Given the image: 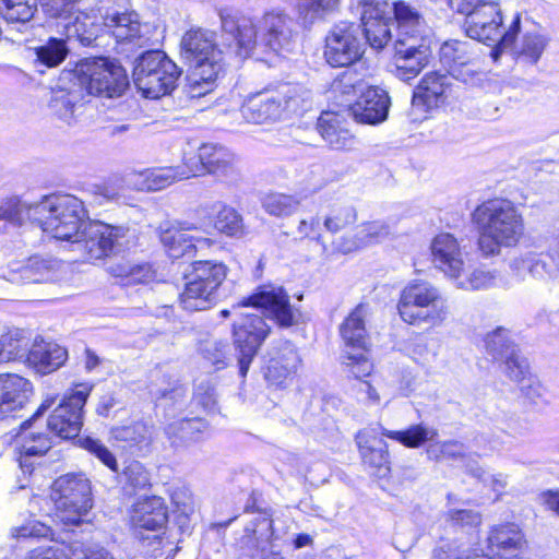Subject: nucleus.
Returning <instances> with one entry per match:
<instances>
[{"label": "nucleus", "mask_w": 559, "mask_h": 559, "mask_svg": "<svg viewBox=\"0 0 559 559\" xmlns=\"http://www.w3.org/2000/svg\"><path fill=\"white\" fill-rule=\"evenodd\" d=\"M197 229L199 228L193 223L187 221L176 222L170 226H160L159 239L171 258H179L191 253L198 247L211 245L210 238L187 234V231Z\"/></svg>", "instance_id": "5701e85b"}, {"label": "nucleus", "mask_w": 559, "mask_h": 559, "mask_svg": "<svg viewBox=\"0 0 559 559\" xmlns=\"http://www.w3.org/2000/svg\"><path fill=\"white\" fill-rule=\"evenodd\" d=\"M548 44L547 38L537 33H526L519 44L515 45L518 58L526 63L535 64Z\"/></svg>", "instance_id": "c03bdc74"}, {"label": "nucleus", "mask_w": 559, "mask_h": 559, "mask_svg": "<svg viewBox=\"0 0 559 559\" xmlns=\"http://www.w3.org/2000/svg\"><path fill=\"white\" fill-rule=\"evenodd\" d=\"M29 338L22 330H10L0 337V362L26 359Z\"/></svg>", "instance_id": "58836bf2"}, {"label": "nucleus", "mask_w": 559, "mask_h": 559, "mask_svg": "<svg viewBox=\"0 0 559 559\" xmlns=\"http://www.w3.org/2000/svg\"><path fill=\"white\" fill-rule=\"evenodd\" d=\"M222 37L226 52L216 47L215 34L206 29H190L181 38V58L191 67L188 75V93L192 98L202 97L212 92L225 66L241 63L230 59V47L223 31Z\"/></svg>", "instance_id": "7ed1b4c3"}, {"label": "nucleus", "mask_w": 559, "mask_h": 559, "mask_svg": "<svg viewBox=\"0 0 559 559\" xmlns=\"http://www.w3.org/2000/svg\"><path fill=\"white\" fill-rule=\"evenodd\" d=\"M347 118L343 112L323 111L318 118L317 129L322 139L335 150L353 144V135L347 128Z\"/></svg>", "instance_id": "cd10ccee"}, {"label": "nucleus", "mask_w": 559, "mask_h": 559, "mask_svg": "<svg viewBox=\"0 0 559 559\" xmlns=\"http://www.w3.org/2000/svg\"><path fill=\"white\" fill-rule=\"evenodd\" d=\"M167 521V507L160 497H145L134 504L131 522L135 535L144 531L157 532Z\"/></svg>", "instance_id": "a878e982"}, {"label": "nucleus", "mask_w": 559, "mask_h": 559, "mask_svg": "<svg viewBox=\"0 0 559 559\" xmlns=\"http://www.w3.org/2000/svg\"><path fill=\"white\" fill-rule=\"evenodd\" d=\"M390 22H365L361 24L365 38L371 48L381 50L392 39Z\"/></svg>", "instance_id": "5fc2aeb1"}, {"label": "nucleus", "mask_w": 559, "mask_h": 559, "mask_svg": "<svg viewBox=\"0 0 559 559\" xmlns=\"http://www.w3.org/2000/svg\"><path fill=\"white\" fill-rule=\"evenodd\" d=\"M175 169L177 170V177H179L180 180L202 175L205 169L203 160H201L200 157V150L198 151V154L193 152L185 153L182 164L176 166Z\"/></svg>", "instance_id": "e2e57ef3"}, {"label": "nucleus", "mask_w": 559, "mask_h": 559, "mask_svg": "<svg viewBox=\"0 0 559 559\" xmlns=\"http://www.w3.org/2000/svg\"><path fill=\"white\" fill-rule=\"evenodd\" d=\"M68 358L64 347L44 340H35L26 356V364L36 372L48 374L60 368Z\"/></svg>", "instance_id": "bb28decb"}, {"label": "nucleus", "mask_w": 559, "mask_h": 559, "mask_svg": "<svg viewBox=\"0 0 559 559\" xmlns=\"http://www.w3.org/2000/svg\"><path fill=\"white\" fill-rule=\"evenodd\" d=\"M501 361L504 365L503 372L516 383L531 376L526 358L522 357L516 348L509 355H506V358Z\"/></svg>", "instance_id": "bf43d9fd"}, {"label": "nucleus", "mask_w": 559, "mask_h": 559, "mask_svg": "<svg viewBox=\"0 0 559 559\" xmlns=\"http://www.w3.org/2000/svg\"><path fill=\"white\" fill-rule=\"evenodd\" d=\"M471 216L478 233V250L484 257L499 255L502 248L515 247L524 235L523 216L507 199L487 200Z\"/></svg>", "instance_id": "20e7f679"}, {"label": "nucleus", "mask_w": 559, "mask_h": 559, "mask_svg": "<svg viewBox=\"0 0 559 559\" xmlns=\"http://www.w3.org/2000/svg\"><path fill=\"white\" fill-rule=\"evenodd\" d=\"M338 5V0H298L296 12L304 26H310L333 12Z\"/></svg>", "instance_id": "a19ab883"}, {"label": "nucleus", "mask_w": 559, "mask_h": 559, "mask_svg": "<svg viewBox=\"0 0 559 559\" xmlns=\"http://www.w3.org/2000/svg\"><path fill=\"white\" fill-rule=\"evenodd\" d=\"M464 453V447L457 441L435 442L427 447L426 454L431 461L457 459Z\"/></svg>", "instance_id": "052dcab7"}, {"label": "nucleus", "mask_w": 559, "mask_h": 559, "mask_svg": "<svg viewBox=\"0 0 559 559\" xmlns=\"http://www.w3.org/2000/svg\"><path fill=\"white\" fill-rule=\"evenodd\" d=\"M66 27L69 37H76L85 46L92 45L100 34H105L99 4L90 11H78L73 21L66 24Z\"/></svg>", "instance_id": "7c9ffc66"}, {"label": "nucleus", "mask_w": 559, "mask_h": 559, "mask_svg": "<svg viewBox=\"0 0 559 559\" xmlns=\"http://www.w3.org/2000/svg\"><path fill=\"white\" fill-rule=\"evenodd\" d=\"M430 252L432 265L445 277L457 281L463 275L467 253L452 234L441 233L435 236Z\"/></svg>", "instance_id": "412c9836"}, {"label": "nucleus", "mask_w": 559, "mask_h": 559, "mask_svg": "<svg viewBox=\"0 0 559 559\" xmlns=\"http://www.w3.org/2000/svg\"><path fill=\"white\" fill-rule=\"evenodd\" d=\"M116 0H99V13L105 34L112 36L118 44H132L138 47L148 41L147 25L140 22L134 11H121Z\"/></svg>", "instance_id": "dca6fc26"}, {"label": "nucleus", "mask_w": 559, "mask_h": 559, "mask_svg": "<svg viewBox=\"0 0 559 559\" xmlns=\"http://www.w3.org/2000/svg\"><path fill=\"white\" fill-rule=\"evenodd\" d=\"M83 448L99 459L111 471H117L118 465L115 455L97 439L85 438Z\"/></svg>", "instance_id": "774afa93"}, {"label": "nucleus", "mask_w": 559, "mask_h": 559, "mask_svg": "<svg viewBox=\"0 0 559 559\" xmlns=\"http://www.w3.org/2000/svg\"><path fill=\"white\" fill-rule=\"evenodd\" d=\"M513 274L520 278H524L525 273H530L533 277H543L550 274L546 270V263L535 253L527 252L513 258L509 264Z\"/></svg>", "instance_id": "09e8293b"}, {"label": "nucleus", "mask_w": 559, "mask_h": 559, "mask_svg": "<svg viewBox=\"0 0 559 559\" xmlns=\"http://www.w3.org/2000/svg\"><path fill=\"white\" fill-rule=\"evenodd\" d=\"M380 433L411 449L420 448L438 436L437 429L424 424L412 425L404 430H389L380 426Z\"/></svg>", "instance_id": "f704fd0d"}, {"label": "nucleus", "mask_w": 559, "mask_h": 559, "mask_svg": "<svg viewBox=\"0 0 559 559\" xmlns=\"http://www.w3.org/2000/svg\"><path fill=\"white\" fill-rule=\"evenodd\" d=\"M56 265L55 260L34 255L26 261L10 262L0 276L13 284L39 283L49 278Z\"/></svg>", "instance_id": "393cba45"}, {"label": "nucleus", "mask_w": 559, "mask_h": 559, "mask_svg": "<svg viewBox=\"0 0 559 559\" xmlns=\"http://www.w3.org/2000/svg\"><path fill=\"white\" fill-rule=\"evenodd\" d=\"M364 464L378 471L389 469L390 455L388 444L377 438L373 429H362L355 436Z\"/></svg>", "instance_id": "c85d7f7f"}, {"label": "nucleus", "mask_w": 559, "mask_h": 559, "mask_svg": "<svg viewBox=\"0 0 559 559\" xmlns=\"http://www.w3.org/2000/svg\"><path fill=\"white\" fill-rule=\"evenodd\" d=\"M56 402L55 396L46 397L36 413L20 426L14 436V445L20 453V466L24 472H31L33 456L40 457L45 455L52 447L49 433L38 429L37 418L50 408Z\"/></svg>", "instance_id": "a211bd4d"}, {"label": "nucleus", "mask_w": 559, "mask_h": 559, "mask_svg": "<svg viewBox=\"0 0 559 559\" xmlns=\"http://www.w3.org/2000/svg\"><path fill=\"white\" fill-rule=\"evenodd\" d=\"M485 343L488 354L496 360L504 359L506 355H509L516 348V346L510 341L508 331L502 328H498L493 332L489 333Z\"/></svg>", "instance_id": "6e6d98bb"}, {"label": "nucleus", "mask_w": 559, "mask_h": 559, "mask_svg": "<svg viewBox=\"0 0 559 559\" xmlns=\"http://www.w3.org/2000/svg\"><path fill=\"white\" fill-rule=\"evenodd\" d=\"M36 12V5L29 0H0V14L9 23L29 22Z\"/></svg>", "instance_id": "de8ad7c7"}, {"label": "nucleus", "mask_w": 559, "mask_h": 559, "mask_svg": "<svg viewBox=\"0 0 559 559\" xmlns=\"http://www.w3.org/2000/svg\"><path fill=\"white\" fill-rule=\"evenodd\" d=\"M181 74L177 64L160 50L142 53L133 68V82L146 98L169 94Z\"/></svg>", "instance_id": "1a4fd4ad"}, {"label": "nucleus", "mask_w": 559, "mask_h": 559, "mask_svg": "<svg viewBox=\"0 0 559 559\" xmlns=\"http://www.w3.org/2000/svg\"><path fill=\"white\" fill-rule=\"evenodd\" d=\"M227 276V266L216 261H194L185 276L179 305L187 311H204L218 300V289Z\"/></svg>", "instance_id": "6e6552de"}, {"label": "nucleus", "mask_w": 559, "mask_h": 559, "mask_svg": "<svg viewBox=\"0 0 559 559\" xmlns=\"http://www.w3.org/2000/svg\"><path fill=\"white\" fill-rule=\"evenodd\" d=\"M368 314L366 305H358L340 328L345 349L367 350V330L365 319Z\"/></svg>", "instance_id": "72a5a7b5"}, {"label": "nucleus", "mask_w": 559, "mask_h": 559, "mask_svg": "<svg viewBox=\"0 0 559 559\" xmlns=\"http://www.w3.org/2000/svg\"><path fill=\"white\" fill-rule=\"evenodd\" d=\"M273 520L267 512L257 513L247 523L239 544L250 559H284L273 544Z\"/></svg>", "instance_id": "6ab92c4d"}, {"label": "nucleus", "mask_w": 559, "mask_h": 559, "mask_svg": "<svg viewBox=\"0 0 559 559\" xmlns=\"http://www.w3.org/2000/svg\"><path fill=\"white\" fill-rule=\"evenodd\" d=\"M78 96L71 92L59 91L50 99L49 108L53 116L70 124L74 118Z\"/></svg>", "instance_id": "603ef678"}, {"label": "nucleus", "mask_w": 559, "mask_h": 559, "mask_svg": "<svg viewBox=\"0 0 559 559\" xmlns=\"http://www.w3.org/2000/svg\"><path fill=\"white\" fill-rule=\"evenodd\" d=\"M286 365L280 359H270L266 366L265 379L274 386H282L297 371L300 364L298 354H294L290 349L287 352Z\"/></svg>", "instance_id": "37998d69"}, {"label": "nucleus", "mask_w": 559, "mask_h": 559, "mask_svg": "<svg viewBox=\"0 0 559 559\" xmlns=\"http://www.w3.org/2000/svg\"><path fill=\"white\" fill-rule=\"evenodd\" d=\"M454 282L457 288L464 290L487 289L496 284V275L490 271L476 269L464 278L461 276Z\"/></svg>", "instance_id": "13d9d810"}, {"label": "nucleus", "mask_w": 559, "mask_h": 559, "mask_svg": "<svg viewBox=\"0 0 559 559\" xmlns=\"http://www.w3.org/2000/svg\"><path fill=\"white\" fill-rule=\"evenodd\" d=\"M51 498L57 516L66 525H78L93 507L90 480L82 474H67L55 480Z\"/></svg>", "instance_id": "9b49d317"}, {"label": "nucleus", "mask_w": 559, "mask_h": 559, "mask_svg": "<svg viewBox=\"0 0 559 559\" xmlns=\"http://www.w3.org/2000/svg\"><path fill=\"white\" fill-rule=\"evenodd\" d=\"M396 35L393 41L392 74L401 81L415 79L430 62L431 38L421 14L408 3L395 4Z\"/></svg>", "instance_id": "f03ea898"}, {"label": "nucleus", "mask_w": 559, "mask_h": 559, "mask_svg": "<svg viewBox=\"0 0 559 559\" xmlns=\"http://www.w3.org/2000/svg\"><path fill=\"white\" fill-rule=\"evenodd\" d=\"M221 27L236 62L249 58L255 49L280 56L293 52L298 33L294 20L282 10L264 13L257 22L231 9L219 10Z\"/></svg>", "instance_id": "f257e3e1"}, {"label": "nucleus", "mask_w": 559, "mask_h": 559, "mask_svg": "<svg viewBox=\"0 0 559 559\" xmlns=\"http://www.w3.org/2000/svg\"><path fill=\"white\" fill-rule=\"evenodd\" d=\"M193 402L207 413L215 412L217 401L214 386L209 381L200 382L195 388Z\"/></svg>", "instance_id": "69168bd1"}, {"label": "nucleus", "mask_w": 559, "mask_h": 559, "mask_svg": "<svg viewBox=\"0 0 559 559\" xmlns=\"http://www.w3.org/2000/svg\"><path fill=\"white\" fill-rule=\"evenodd\" d=\"M209 425L201 418H182L169 423L164 431L175 448L189 447L203 440Z\"/></svg>", "instance_id": "2f4dec72"}, {"label": "nucleus", "mask_w": 559, "mask_h": 559, "mask_svg": "<svg viewBox=\"0 0 559 559\" xmlns=\"http://www.w3.org/2000/svg\"><path fill=\"white\" fill-rule=\"evenodd\" d=\"M391 5L388 0H362L361 1V24L365 22L392 21V13L395 14V4Z\"/></svg>", "instance_id": "864d4df0"}, {"label": "nucleus", "mask_w": 559, "mask_h": 559, "mask_svg": "<svg viewBox=\"0 0 559 559\" xmlns=\"http://www.w3.org/2000/svg\"><path fill=\"white\" fill-rule=\"evenodd\" d=\"M215 228L227 236H240L243 233L241 215L233 207L224 206L216 215Z\"/></svg>", "instance_id": "4d7b16f0"}, {"label": "nucleus", "mask_w": 559, "mask_h": 559, "mask_svg": "<svg viewBox=\"0 0 559 559\" xmlns=\"http://www.w3.org/2000/svg\"><path fill=\"white\" fill-rule=\"evenodd\" d=\"M471 60L468 44L465 41L450 40L440 47V61L454 78L461 76V68L468 66Z\"/></svg>", "instance_id": "e433bc0d"}, {"label": "nucleus", "mask_w": 559, "mask_h": 559, "mask_svg": "<svg viewBox=\"0 0 559 559\" xmlns=\"http://www.w3.org/2000/svg\"><path fill=\"white\" fill-rule=\"evenodd\" d=\"M262 206L270 215L285 217L298 211L300 200L290 194L269 193L263 198Z\"/></svg>", "instance_id": "49530a36"}, {"label": "nucleus", "mask_w": 559, "mask_h": 559, "mask_svg": "<svg viewBox=\"0 0 559 559\" xmlns=\"http://www.w3.org/2000/svg\"><path fill=\"white\" fill-rule=\"evenodd\" d=\"M35 213L44 233L71 246L88 218L84 202L72 194L45 195L37 201Z\"/></svg>", "instance_id": "423d86ee"}, {"label": "nucleus", "mask_w": 559, "mask_h": 559, "mask_svg": "<svg viewBox=\"0 0 559 559\" xmlns=\"http://www.w3.org/2000/svg\"><path fill=\"white\" fill-rule=\"evenodd\" d=\"M202 357L209 361L216 370L224 369L229 361V345L226 341L211 338L200 344Z\"/></svg>", "instance_id": "3c124183"}, {"label": "nucleus", "mask_w": 559, "mask_h": 559, "mask_svg": "<svg viewBox=\"0 0 559 559\" xmlns=\"http://www.w3.org/2000/svg\"><path fill=\"white\" fill-rule=\"evenodd\" d=\"M68 51L66 40L49 38L44 45L34 49L36 57L35 62L46 68H53L66 59Z\"/></svg>", "instance_id": "a18cd8bd"}, {"label": "nucleus", "mask_w": 559, "mask_h": 559, "mask_svg": "<svg viewBox=\"0 0 559 559\" xmlns=\"http://www.w3.org/2000/svg\"><path fill=\"white\" fill-rule=\"evenodd\" d=\"M200 157L205 171L217 177L230 179L237 175L235 156L226 147L213 143L200 146Z\"/></svg>", "instance_id": "473e14b6"}, {"label": "nucleus", "mask_w": 559, "mask_h": 559, "mask_svg": "<svg viewBox=\"0 0 559 559\" xmlns=\"http://www.w3.org/2000/svg\"><path fill=\"white\" fill-rule=\"evenodd\" d=\"M36 202H27L17 197L9 198L0 203V221H7L13 225H23L26 222L36 225Z\"/></svg>", "instance_id": "c9c22d12"}, {"label": "nucleus", "mask_w": 559, "mask_h": 559, "mask_svg": "<svg viewBox=\"0 0 559 559\" xmlns=\"http://www.w3.org/2000/svg\"><path fill=\"white\" fill-rule=\"evenodd\" d=\"M94 384L78 383L53 409L47 421V429L62 439L74 438L83 425V407Z\"/></svg>", "instance_id": "2eb2a0df"}, {"label": "nucleus", "mask_w": 559, "mask_h": 559, "mask_svg": "<svg viewBox=\"0 0 559 559\" xmlns=\"http://www.w3.org/2000/svg\"><path fill=\"white\" fill-rule=\"evenodd\" d=\"M390 105V97L384 90L368 87L348 107L347 116H352L359 123L379 124L386 120Z\"/></svg>", "instance_id": "4be33fe9"}, {"label": "nucleus", "mask_w": 559, "mask_h": 559, "mask_svg": "<svg viewBox=\"0 0 559 559\" xmlns=\"http://www.w3.org/2000/svg\"><path fill=\"white\" fill-rule=\"evenodd\" d=\"M312 93L301 84L282 83L274 90L250 95L240 111L250 123L276 122L301 114L311 106Z\"/></svg>", "instance_id": "39448f33"}, {"label": "nucleus", "mask_w": 559, "mask_h": 559, "mask_svg": "<svg viewBox=\"0 0 559 559\" xmlns=\"http://www.w3.org/2000/svg\"><path fill=\"white\" fill-rule=\"evenodd\" d=\"M76 71L80 85L91 95L119 97L129 85L126 70L106 58L86 59L78 66Z\"/></svg>", "instance_id": "f8f14e48"}, {"label": "nucleus", "mask_w": 559, "mask_h": 559, "mask_svg": "<svg viewBox=\"0 0 559 559\" xmlns=\"http://www.w3.org/2000/svg\"><path fill=\"white\" fill-rule=\"evenodd\" d=\"M253 306L263 309V313L275 320L278 325L288 328L297 322L298 311L290 305L283 287L266 285L237 307Z\"/></svg>", "instance_id": "aec40b11"}, {"label": "nucleus", "mask_w": 559, "mask_h": 559, "mask_svg": "<svg viewBox=\"0 0 559 559\" xmlns=\"http://www.w3.org/2000/svg\"><path fill=\"white\" fill-rule=\"evenodd\" d=\"M365 45L358 25L352 22H340L325 37L323 57L333 68L349 67L362 58Z\"/></svg>", "instance_id": "4468645a"}, {"label": "nucleus", "mask_w": 559, "mask_h": 559, "mask_svg": "<svg viewBox=\"0 0 559 559\" xmlns=\"http://www.w3.org/2000/svg\"><path fill=\"white\" fill-rule=\"evenodd\" d=\"M391 234V228L384 222L376 221L369 222L361 225L360 229L357 231L356 237L358 242L352 243H343L340 246V250L343 253H348L354 250H357L361 246H368L376 242H379L385 239Z\"/></svg>", "instance_id": "ea45409f"}, {"label": "nucleus", "mask_w": 559, "mask_h": 559, "mask_svg": "<svg viewBox=\"0 0 559 559\" xmlns=\"http://www.w3.org/2000/svg\"><path fill=\"white\" fill-rule=\"evenodd\" d=\"M449 86V78L439 72L426 73L413 94V105L423 106L426 109L438 107L444 102L445 90Z\"/></svg>", "instance_id": "c756f323"}, {"label": "nucleus", "mask_w": 559, "mask_h": 559, "mask_svg": "<svg viewBox=\"0 0 559 559\" xmlns=\"http://www.w3.org/2000/svg\"><path fill=\"white\" fill-rule=\"evenodd\" d=\"M270 333V326L258 313H241L233 324V341L239 372L246 377L250 365Z\"/></svg>", "instance_id": "f3484780"}, {"label": "nucleus", "mask_w": 559, "mask_h": 559, "mask_svg": "<svg viewBox=\"0 0 559 559\" xmlns=\"http://www.w3.org/2000/svg\"><path fill=\"white\" fill-rule=\"evenodd\" d=\"M177 176L175 167L146 169L139 174L136 185L141 190L158 191L179 181Z\"/></svg>", "instance_id": "79ce46f5"}, {"label": "nucleus", "mask_w": 559, "mask_h": 559, "mask_svg": "<svg viewBox=\"0 0 559 559\" xmlns=\"http://www.w3.org/2000/svg\"><path fill=\"white\" fill-rule=\"evenodd\" d=\"M129 229L124 226H114L100 221L87 218L72 250L83 260H100L120 252L127 245Z\"/></svg>", "instance_id": "9d476101"}, {"label": "nucleus", "mask_w": 559, "mask_h": 559, "mask_svg": "<svg viewBox=\"0 0 559 559\" xmlns=\"http://www.w3.org/2000/svg\"><path fill=\"white\" fill-rule=\"evenodd\" d=\"M33 393V385L15 373L0 374V419L22 409Z\"/></svg>", "instance_id": "b1692460"}, {"label": "nucleus", "mask_w": 559, "mask_h": 559, "mask_svg": "<svg viewBox=\"0 0 559 559\" xmlns=\"http://www.w3.org/2000/svg\"><path fill=\"white\" fill-rule=\"evenodd\" d=\"M43 11L50 17L70 19L81 0H38Z\"/></svg>", "instance_id": "0e129e2a"}, {"label": "nucleus", "mask_w": 559, "mask_h": 559, "mask_svg": "<svg viewBox=\"0 0 559 559\" xmlns=\"http://www.w3.org/2000/svg\"><path fill=\"white\" fill-rule=\"evenodd\" d=\"M10 535L14 539L50 537L52 530L37 520H29L21 526L12 527Z\"/></svg>", "instance_id": "680f3d73"}, {"label": "nucleus", "mask_w": 559, "mask_h": 559, "mask_svg": "<svg viewBox=\"0 0 559 559\" xmlns=\"http://www.w3.org/2000/svg\"><path fill=\"white\" fill-rule=\"evenodd\" d=\"M76 559H115L114 556L99 544L74 543L70 547Z\"/></svg>", "instance_id": "338daca9"}, {"label": "nucleus", "mask_w": 559, "mask_h": 559, "mask_svg": "<svg viewBox=\"0 0 559 559\" xmlns=\"http://www.w3.org/2000/svg\"><path fill=\"white\" fill-rule=\"evenodd\" d=\"M356 209L346 202H335L322 215V224L326 231L336 234L357 221Z\"/></svg>", "instance_id": "4c0bfd02"}, {"label": "nucleus", "mask_w": 559, "mask_h": 559, "mask_svg": "<svg viewBox=\"0 0 559 559\" xmlns=\"http://www.w3.org/2000/svg\"><path fill=\"white\" fill-rule=\"evenodd\" d=\"M342 366L347 376L355 379H362L370 376L373 370V365L366 355V350H349L344 349Z\"/></svg>", "instance_id": "8fccbe9b"}, {"label": "nucleus", "mask_w": 559, "mask_h": 559, "mask_svg": "<svg viewBox=\"0 0 559 559\" xmlns=\"http://www.w3.org/2000/svg\"><path fill=\"white\" fill-rule=\"evenodd\" d=\"M397 310L408 324L440 326L448 319L450 308L441 290L425 280H413L401 290Z\"/></svg>", "instance_id": "0eeeda50"}, {"label": "nucleus", "mask_w": 559, "mask_h": 559, "mask_svg": "<svg viewBox=\"0 0 559 559\" xmlns=\"http://www.w3.org/2000/svg\"><path fill=\"white\" fill-rule=\"evenodd\" d=\"M464 25L468 37L483 43H498L500 49H506L514 44L521 28V17L516 14L508 31L501 35L502 14L499 1L495 0L468 14Z\"/></svg>", "instance_id": "ddd939ff"}]
</instances>
